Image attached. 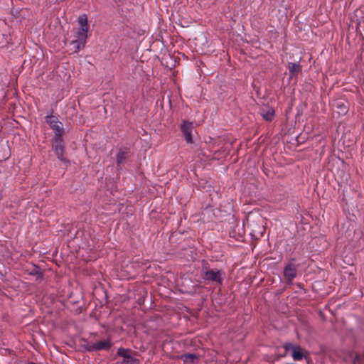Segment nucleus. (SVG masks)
<instances>
[{"label":"nucleus","instance_id":"nucleus-4","mask_svg":"<svg viewBox=\"0 0 364 364\" xmlns=\"http://www.w3.org/2000/svg\"><path fill=\"white\" fill-rule=\"evenodd\" d=\"M193 128V124L188 122H183V124L181 127L186 141L189 144H192L193 142L191 134Z\"/></svg>","mask_w":364,"mask_h":364},{"label":"nucleus","instance_id":"nucleus-2","mask_svg":"<svg viewBox=\"0 0 364 364\" xmlns=\"http://www.w3.org/2000/svg\"><path fill=\"white\" fill-rule=\"evenodd\" d=\"M223 272L220 270L209 269L203 272V278L205 280L215 282L221 284L223 282Z\"/></svg>","mask_w":364,"mask_h":364},{"label":"nucleus","instance_id":"nucleus-18","mask_svg":"<svg viewBox=\"0 0 364 364\" xmlns=\"http://www.w3.org/2000/svg\"><path fill=\"white\" fill-rule=\"evenodd\" d=\"M358 27H362V28H364V19H362L360 21H358Z\"/></svg>","mask_w":364,"mask_h":364},{"label":"nucleus","instance_id":"nucleus-7","mask_svg":"<svg viewBox=\"0 0 364 364\" xmlns=\"http://www.w3.org/2000/svg\"><path fill=\"white\" fill-rule=\"evenodd\" d=\"M111 347V343L109 341L104 340L96 342L94 346H92L90 350H109Z\"/></svg>","mask_w":364,"mask_h":364},{"label":"nucleus","instance_id":"nucleus-6","mask_svg":"<svg viewBox=\"0 0 364 364\" xmlns=\"http://www.w3.org/2000/svg\"><path fill=\"white\" fill-rule=\"evenodd\" d=\"M28 274L36 276V280L41 282L43 278V274L40 267L37 265H32V267L27 269Z\"/></svg>","mask_w":364,"mask_h":364},{"label":"nucleus","instance_id":"nucleus-17","mask_svg":"<svg viewBox=\"0 0 364 364\" xmlns=\"http://www.w3.org/2000/svg\"><path fill=\"white\" fill-rule=\"evenodd\" d=\"M92 346H94V343H87L85 344L83 346L87 351H95V350H90V348H91Z\"/></svg>","mask_w":364,"mask_h":364},{"label":"nucleus","instance_id":"nucleus-19","mask_svg":"<svg viewBox=\"0 0 364 364\" xmlns=\"http://www.w3.org/2000/svg\"><path fill=\"white\" fill-rule=\"evenodd\" d=\"M359 360H360V357H359V355H357L353 360L354 364H355L357 362H359Z\"/></svg>","mask_w":364,"mask_h":364},{"label":"nucleus","instance_id":"nucleus-3","mask_svg":"<svg viewBox=\"0 0 364 364\" xmlns=\"http://www.w3.org/2000/svg\"><path fill=\"white\" fill-rule=\"evenodd\" d=\"M130 351L131 350L123 348L118 349L117 355L124 358L122 364H140L139 359L130 355Z\"/></svg>","mask_w":364,"mask_h":364},{"label":"nucleus","instance_id":"nucleus-14","mask_svg":"<svg viewBox=\"0 0 364 364\" xmlns=\"http://www.w3.org/2000/svg\"><path fill=\"white\" fill-rule=\"evenodd\" d=\"M263 118L269 122H271L274 116V111L273 109H269L266 112H262Z\"/></svg>","mask_w":364,"mask_h":364},{"label":"nucleus","instance_id":"nucleus-5","mask_svg":"<svg viewBox=\"0 0 364 364\" xmlns=\"http://www.w3.org/2000/svg\"><path fill=\"white\" fill-rule=\"evenodd\" d=\"M296 268L293 264H288L284 270V276L288 282H291L296 276Z\"/></svg>","mask_w":364,"mask_h":364},{"label":"nucleus","instance_id":"nucleus-12","mask_svg":"<svg viewBox=\"0 0 364 364\" xmlns=\"http://www.w3.org/2000/svg\"><path fill=\"white\" fill-rule=\"evenodd\" d=\"M183 361L186 363H194L196 360H198V357L196 354L186 353L182 356Z\"/></svg>","mask_w":364,"mask_h":364},{"label":"nucleus","instance_id":"nucleus-13","mask_svg":"<svg viewBox=\"0 0 364 364\" xmlns=\"http://www.w3.org/2000/svg\"><path fill=\"white\" fill-rule=\"evenodd\" d=\"M85 43L75 39L72 41L71 46H73V52L77 53L78 52L81 48H83L85 47Z\"/></svg>","mask_w":364,"mask_h":364},{"label":"nucleus","instance_id":"nucleus-16","mask_svg":"<svg viewBox=\"0 0 364 364\" xmlns=\"http://www.w3.org/2000/svg\"><path fill=\"white\" fill-rule=\"evenodd\" d=\"M296 346L292 345L290 343H285L283 345V348L285 349L286 351H289V350H291L293 351L294 348H295Z\"/></svg>","mask_w":364,"mask_h":364},{"label":"nucleus","instance_id":"nucleus-8","mask_svg":"<svg viewBox=\"0 0 364 364\" xmlns=\"http://www.w3.org/2000/svg\"><path fill=\"white\" fill-rule=\"evenodd\" d=\"M288 69L289 71L290 78L296 77L301 72V67L299 63H289Z\"/></svg>","mask_w":364,"mask_h":364},{"label":"nucleus","instance_id":"nucleus-9","mask_svg":"<svg viewBox=\"0 0 364 364\" xmlns=\"http://www.w3.org/2000/svg\"><path fill=\"white\" fill-rule=\"evenodd\" d=\"M304 353L307 352L304 351L299 346H296L292 351V358L294 360H300L303 358H306Z\"/></svg>","mask_w":364,"mask_h":364},{"label":"nucleus","instance_id":"nucleus-10","mask_svg":"<svg viewBox=\"0 0 364 364\" xmlns=\"http://www.w3.org/2000/svg\"><path fill=\"white\" fill-rule=\"evenodd\" d=\"M129 152V149H120L117 155V163L118 165L123 164L126 159V155Z\"/></svg>","mask_w":364,"mask_h":364},{"label":"nucleus","instance_id":"nucleus-21","mask_svg":"<svg viewBox=\"0 0 364 364\" xmlns=\"http://www.w3.org/2000/svg\"><path fill=\"white\" fill-rule=\"evenodd\" d=\"M28 364H36V363H33V362H31V363H28Z\"/></svg>","mask_w":364,"mask_h":364},{"label":"nucleus","instance_id":"nucleus-15","mask_svg":"<svg viewBox=\"0 0 364 364\" xmlns=\"http://www.w3.org/2000/svg\"><path fill=\"white\" fill-rule=\"evenodd\" d=\"M79 23L81 26V28H88L87 26V18L85 15L80 16L78 19Z\"/></svg>","mask_w":364,"mask_h":364},{"label":"nucleus","instance_id":"nucleus-20","mask_svg":"<svg viewBox=\"0 0 364 364\" xmlns=\"http://www.w3.org/2000/svg\"><path fill=\"white\" fill-rule=\"evenodd\" d=\"M3 188L0 186V200L2 198Z\"/></svg>","mask_w":364,"mask_h":364},{"label":"nucleus","instance_id":"nucleus-1","mask_svg":"<svg viewBox=\"0 0 364 364\" xmlns=\"http://www.w3.org/2000/svg\"><path fill=\"white\" fill-rule=\"evenodd\" d=\"M52 113L53 112H51V114L46 117V122L49 124L55 133L53 149L58 159L61 161H66L65 158L63 156L65 146L63 136L65 134V130L63 127L62 122L58 121L57 117L53 116Z\"/></svg>","mask_w":364,"mask_h":364},{"label":"nucleus","instance_id":"nucleus-11","mask_svg":"<svg viewBox=\"0 0 364 364\" xmlns=\"http://www.w3.org/2000/svg\"><path fill=\"white\" fill-rule=\"evenodd\" d=\"M88 28H80L77 32V40L84 43L85 44L87 39V33Z\"/></svg>","mask_w":364,"mask_h":364}]
</instances>
